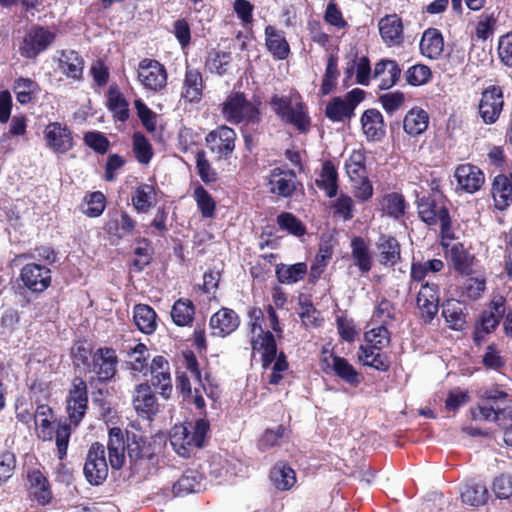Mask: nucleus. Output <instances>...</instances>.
<instances>
[{"label":"nucleus","mask_w":512,"mask_h":512,"mask_svg":"<svg viewBox=\"0 0 512 512\" xmlns=\"http://www.w3.org/2000/svg\"><path fill=\"white\" fill-rule=\"evenodd\" d=\"M249 326L251 332V346L254 352L261 354L263 367H268L274 362L272 369L276 372H284L288 368V363L283 352L277 356V346L273 334L270 331H264V314L260 308H253L249 312Z\"/></svg>","instance_id":"obj_1"},{"label":"nucleus","mask_w":512,"mask_h":512,"mask_svg":"<svg viewBox=\"0 0 512 512\" xmlns=\"http://www.w3.org/2000/svg\"><path fill=\"white\" fill-rule=\"evenodd\" d=\"M224 119L234 125L254 126L261 121L259 103L247 99L243 92H231L222 103Z\"/></svg>","instance_id":"obj_2"},{"label":"nucleus","mask_w":512,"mask_h":512,"mask_svg":"<svg viewBox=\"0 0 512 512\" xmlns=\"http://www.w3.org/2000/svg\"><path fill=\"white\" fill-rule=\"evenodd\" d=\"M208 431L209 423L205 419H198L193 426L188 423L175 425L170 443L178 455L188 457L194 448L203 446Z\"/></svg>","instance_id":"obj_3"},{"label":"nucleus","mask_w":512,"mask_h":512,"mask_svg":"<svg viewBox=\"0 0 512 512\" xmlns=\"http://www.w3.org/2000/svg\"><path fill=\"white\" fill-rule=\"evenodd\" d=\"M419 217L428 225L440 224L442 234L451 226L450 216L445 197L439 192H433L419 198L417 202Z\"/></svg>","instance_id":"obj_4"},{"label":"nucleus","mask_w":512,"mask_h":512,"mask_svg":"<svg viewBox=\"0 0 512 512\" xmlns=\"http://www.w3.org/2000/svg\"><path fill=\"white\" fill-rule=\"evenodd\" d=\"M270 104L274 112L283 121L294 125L301 132L308 130L310 119L303 104L297 103L292 105L288 97H279L277 95L271 98Z\"/></svg>","instance_id":"obj_5"},{"label":"nucleus","mask_w":512,"mask_h":512,"mask_svg":"<svg viewBox=\"0 0 512 512\" xmlns=\"http://www.w3.org/2000/svg\"><path fill=\"white\" fill-rule=\"evenodd\" d=\"M137 78L146 90L153 92H159L167 85L166 69L154 59L145 58L139 62Z\"/></svg>","instance_id":"obj_6"},{"label":"nucleus","mask_w":512,"mask_h":512,"mask_svg":"<svg viewBox=\"0 0 512 512\" xmlns=\"http://www.w3.org/2000/svg\"><path fill=\"white\" fill-rule=\"evenodd\" d=\"M56 34L48 27L35 25L25 34L20 53L26 58H35L55 40Z\"/></svg>","instance_id":"obj_7"},{"label":"nucleus","mask_w":512,"mask_h":512,"mask_svg":"<svg viewBox=\"0 0 512 512\" xmlns=\"http://www.w3.org/2000/svg\"><path fill=\"white\" fill-rule=\"evenodd\" d=\"M84 474L92 485H100L108 476V464L105 457L104 445L95 442L88 450L84 465Z\"/></svg>","instance_id":"obj_8"},{"label":"nucleus","mask_w":512,"mask_h":512,"mask_svg":"<svg viewBox=\"0 0 512 512\" xmlns=\"http://www.w3.org/2000/svg\"><path fill=\"white\" fill-rule=\"evenodd\" d=\"M66 403L69 421L77 426L84 418L88 405L87 385L83 379L73 380Z\"/></svg>","instance_id":"obj_9"},{"label":"nucleus","mask_w":512,"mask_h":512,"mask_svg":"<svg viewBox=\"0 0 512 512\" xmlns=\"http://www.w3.org/2000/svg\"><path fill=\"white\" fill-rule=\"evenodd\" d=\"M235 141V131L226 125L216 128L206 136L208 148L218 159L227 158L232 154Z\"/></svg>","instance_id":"obj_10"},{"label":"nucleus","mask_w":512,"mask_h":512,"mask_svg":"<svg viewBox=\"0 0 512 512\" xmlns=\"http://www.w3.org/2000/svg\"><path fill=\"white\" fill-rule=\"evenodd\" d=\"M132 405L138 416L145 419H151L159 412L158 399L148 383L135 386L132 393Z\"/></svg>","instance_id":"obj_11"},{"label":"nucleus","mask_w":512,"mask_h":512,"mask_svg":"<svg viewBox=\"0 0 512 512\" xmlns=\"http://www.w3.org/2000/svg\"><path fill=\"white\" fill-rule=\"evenodd\" d=\"M503 92L499 86H489L481 95L479 114L486 124H493L499 118L503 109Z\"/></svg>","instance_id":"obj_12"},{"label":"nucleus","mask_w":512,"mask_h":512,"mask_svg":"<svg viewBox=\"0 0 512 512\" xmlns=\"http://www.w3.org/2000/svg\"><path fill=\"white\" fill-rule=\"evenodd\" d=\"M47 148L55 153H66L73 147V137L69 128L59 122L49 123L43 131Z\"/></svg>","instance_id":"obj_13"},{"label":"nucleus","mask_w":512,"mask_h":512,"mask_svg":"<svg viewBox=\"0 0 512 512\" xmlns=\"http://www.w3.org/2000/svg\"><path fill=\"white\" fill-rule=\"evenodd\" d=\"M321 363L325 373L333 372L351 386H358L362 380L361 375L345 358L329 354L322 358Z\"/></svg>","instance_id":"obj_14"},{"label":"nucleus","mask_w":512,"mask_h":512,"mask_svg":"<svg viewBox=\"0 0 512 512\" xmlns=\"http://www.w3.org/2000/svg\"><path fill=\"white\" fill-rule=\"evenodd\" d=\"M421 318L425 322H431L439 310L438 285L431 282L423 284L416 299Z\"/></svg>","instance_id":"obj_15"},{"label":"nucleus","mask_w":512,"mask_h":512,"mask_svg":"<svg viewBox=\"0 0 512 512\" xmlns=\"http://www.w3.org/2000/svg\"><path fill=\"white\" fill-rule=\"evenodd\" d=\"M21 279L32 292H43L51 284V271L44 265L29 263L21 269Z\"/></svg>","instance_id":"obj_16"},{"label":"nucleus","mask_w":512,"mask_h":512,"mask_svg":"<svg viewBox=\"0 0 512 512\" xmlns=\"http://www.w3.org/2000/svg\"><path fill=\"white\" fill-rule=\"evenodd\" d=\"M504 303L505 301L502 297L495 298L492 300L489 308L483 311L474 333V340L476 342L480 341L483 337L482 334H488L498 326L500 319L505 313Z\"/></svg>","instance_id":"obj_17"},{"label":"nucleus","mask_w":512,"mask_h":512,"mask_svg":"<svg viewBox=\"0 0 512 512\" xmlns=\"http://www.w3.org/2000/svg\"><path fill=\"white\" fill-rule=\"evenodd\" d=\"M118 360L115 350L111 348H99L93 355L92 371L100 382H106L116 374Z\"/></svg>","instance_id":"obj_18"},{"label":"nucleus","mask_w":512,"mask_h":512,"mask_svg":"<svg viewBox=\"0 0 512 512\" xmlns=\"http://www.w3.org/2000/svg\"><path fill=\"white\" fill-rule=\"evenodd\" d=\"M270 192L281 197H290L297 189L294 171L274 168L269 175Z\"/></svg>","instance_id":"obj_19"},{"label":"nucleus","mask_w":512,"mask_h":512,"mask_svg":"<svg viewBox=\"0 0 512 512\" xmlns=\"http://www.w3.org/2000/svg\"><path fill=\"white\" fill-rule=\"evenodd\" d=\"M381 39L388 47L400 46L404 40L403 23L396 14L386 15L378 22Z\"/></svg>","instance_id":"obj_20"},{"label":"nucleus","mask_w":512,"mask_h":512,"mask_svg":"<svg viewBox=\"0 0 512 512\" xmlns=\"http://www.w3.org/2000/svg\"><path fill=\"white\" fill-rule=\"evenodd\" d=\"M152 385L160 390L164 398H169L172 392V382L168 361L163 356H156L150 365Z\"/></svg>","instance_id":"obj_21"},{"label":"nucleus","mask_w":512,"mask_h":512,"mask_svg":"<svg viewBox=\"0 0 512 512\" xmlns=\"http://www.w3.org/2000/svg\"><path fill=\"white\" fill-rule=\"evenodd\" d=\"M239 317L232 309L222 308L210 318V329L214 336L225 337L239 326Z\"/></svg>","instance_id":"obj_22"},{"label":"nucleus","mask_w":512,"mask_h":512,"mask_svg":"<svg viewBox=\"0 0 512 512\" xmlns=\"http://www.w3.org/2000/svg\"><path fill=\"white\" fill-rule=\"evenodd\" d=\"M203 78L201 72L196 68L187 67L185 71L181 98L188 103L197 104L203 95Z\"/></svg>","instance_id":"obj_23"},{"label":"nucleus","mask_w":512,"mask_h":512,"mask_svg":"<svg viewBox=\"0 0 512 512\" xmlns=\"http://www.w3.org/2000/svg\"><path fill=\"white\" fill-rule=\"evenodd\" d=\"M455 178L459 187L468 193L476 192L484 183L482 171L471 164L458 166L455 171Z\"/></svg>","instance_id":"obj_24"},{"label":"nucleus","mask_w":512,"mask_h":512,"mask_svg":"<svg viewBox=\"0 0 512 512\" xmlns=\"http://www.w3.org/2000/svg\"><path fill=\"white\" fill-rule=\"evenodd\" d=\"M109 463L113 469H120L125 462V450L127 444L124 440L123 431L118 427L109 430V438L107 443Z\"/></svg>","instance_id":"obj_25"},{"label":"nucleus","mask_w":512,"mask_h":512,"mask_svg":"<svg viewBox=\"0 0 512 512\" xmlns=\"http://www.w3.org/2000/svg\"><path fill=\"white\" fill-rule=\"evenodd\" d=\"M401 69L394 60L382 59L375 64L373 78L379 81V88L387 90L399 80Z\"/></svg>","instance_id":"obj_26"},{"label":"nucleus","mask_w":512,"mask_h":512,"mask_svg":"<svg viewBox=\"0 0 512 512\" xmlns=\"http://www.w3.org/2000/svg\"><path fill=\"white\" fill-rule=\"evenodd\" d=\"M58 67L68 79L80 81L84 70V60L74 50H63L60 53Z\"/></svg>","instance_id":"obj_27"},{"label":"nucleus","mask_w":512,"mask_h":512,"mask_svg":"<svg viewBox=\"0 0 512 512\" xmlns=\"http://www.w3.org/2000/svg\"><path fill=\"white\" fill-rule=\"evenodd\" d=\"M495 207L499 210L506 209L512 203V173L497 175L491 189Z\"/></svg>","instance_id":"obj_28"},{"label":"nucleus","mask_w":512,"mask_h":512,"mask_svg":"<svg viewBox=\"0 0 512 512\" xmlns=\"http://www.w3.org/2000/svg\"><path fill=\"white\" fill-rule=\"evenodd\" d=\"M265 44L268 51L278 60L286 59L290 54V46L284 32L274 26L265 28Z\"/></svg>","instance_id":"obj_29"},{"label":"nucleus","mask_w":512,"mask_h":512,"mask_svg":"<svg viewBox=\"0 0 512 512\" xmlns=\"http://www.w3.org/2000/svg\"><path fill=\"white\" fill-rule=\"evenodd\" d=\"M361 124L369 141L380 140L385 135L383 116L377 109L366 110L361 117Z\"/></svg>","instance_id":"obj_30"},{"label":"nucleus","mask_w":512,"mask_h":512,"mask_svg":"<svg viewBox=\"0 0 512 512\" xmlns=\"http://www.w3.org/2000/svg\"><path fill=\"white\" fill-rule=\"evenodd\" d=\"M358 360L364 366L372 367L379 371H387L389 369V361L382 349L374 348L371 344H363L358 350Z\"/></svg>","instance_id":"obj_31"},{"label":"nucleus","mask_w":512,"mask_h":512,"mask_svg":"<svg viewBox=\"0 0 512 512\" xmlns=\"http://www.w3.org/2000/svg\"><path fill=\"white\" fill-rule=\"evenodd\" d=\"M443 49L444 41L441 32L436 28L425 30L420 41L422 55L430 59H437L442 54Z\"/></svg>","instance_id":"obj_32"},{"label":"nucleus","mask_w":512,"mask_h":512,"mask_svg":"<svg viewBox=\"0 0 512 512\" xmlns=\"http://www.w3.org/2000/svg\"><path fill=\"white\" fill-rule=\"evenodd\" d=\"M351 258L353 265L357 266L361 273H368L372 268V256L368 244L361 237L351 240Z\"/></svg>","instance_id":"obj_33"},{"label":"nucleus","mask_w":512,"mask_h":512,"mask_svg":"<svg viewBox=\"0 0 512 512\" xmlns=\"http://www.w3.org/2000/svg\"><path fill=\"white\" fill-rule=\"evenodd\" d=\"M307 265L304 262L295 264H277L275 267V274L278 281L282 284H295L304 279L307 274Z\"/></svg>","instance_id":"obj_34"},{"label":"nucleus","mask_w":512,"mask_h":512,"mask_svg":"<svg viewBox=\"0 0 512 512\" xmlns=\"http://www.w3.org/2000/svg\"><path fill=\"white\" fill-rule=\"evenodd\" d=\"M380 263L385 266H394L400 260V244L392 236L382 235L377 243Z\"/></svg>","instance_id":"obj_35"},{"label":"nucleus","mask_w":512,"mask_h":512,"mask_svg":"<svg viewBox=\"0 0 512 512\" xmlns=\"http://www.w3.org/2000/svg\"><path fill=\"white\" fill-rule=\"evenodd\" d=\"M448 257L459 273L469 275L472 273L474 256L471 255L461 243L453 244L447 252Z\"/></svg>","instance_id":"obj_36"},{"label":"nucleus","mask_w":512,"mask_h":512,"mask_svg":"<svg viewBox=\"0 0 512 512\" xmlns=\"http://www.w3.org/2000/svg\"><path fill=\"white\" fill-rule=\"evenodd\" d=\"M442 315L453 330H463L466 325L464 306L461 302L450 299L442 305Z\"/></svg>","instance_id":"obj_37"},{"label":"nucleus","mask_w":512,"mask_h":512,"mask_svg":"<svg viewBox=\"0 0 512 512\" xmlns=\"http://www.w3.org/2000/svg\"><path fill=\"white\" fill-rule=\"evenodd\" d=\"M133 319L137 328L145 334H152L156 330L157 315L149 305H136L133 309Z\"/></svg>","instance_id":"obj_38"},{"label":"nucleus","mask_w":512,"mask_h":512,"mask_svg":"<svg viewBox=\"0 0 512 512\" xmlns=\"http://www.w3.org/2000/svg\"><path fill=\"white\" fill-rule=\"evenodd\" d=\"M270 480L277 490L286 491L296 483V474L290 466L280 462L271 469Z\"/></svg>","instance_id":"obj_39"},{"label":"nucleus","mask_w":512,"mask_h":512,"mask_svg":"<svg viewBox=\"0 0 512 512\" xmlns=\"http://www.w3.org/2000/svg\"><path fill=\"white\" fill-rule=\"evenodd\" d=\"M30 491L34 498L41 504L51 501L52 493L47 478L39 471L32 470L28 473Z\"/></svg>","instance_id":"obj_40"},{"label":"nucleus","mask_w":512,"mask_h":512,"mask_svg":"<svg viewBox=\"0 0 512 512\" xmlns=\"http://www.w3.org/2000/svg\"><path fill=\"white\" fill-rule=\"evenodd\" d=\"M202 477L196 470H187L181 478L174 483L172 491L174 496H185L189 493L199 492L202 489Z\"/></svg>","instance_id":"obj_41"},{"label":"nucleus","mask_w":512,"mask_h":512,"mask_svg":"<svg viewBox=\"0 0 512 512\" xmlns=\"http://www.w3.org/2000/svg\"><path fill=\"white\" fill-rule=\"evenodd\" d=\"M176 389L185 400H191L197 409L203 410L205 408V400L203 398V392L205 393V391L199 384L192 389L187 375L181 374L177 377Z\"/></svg>","instance_id":"obj_42"},{"label":"nucleus","mask_w":512,"mask_h":512,"mask_svg":"<svg viewBox=\"0 0 512 512\" xmlns=\"http://www.w3.org/2000/svg\"><path fill=\"white\" fill-rule=\"evenodd\" d=\"M428 123L427 112L420 108H413L405 115L403 128L409 135L416 136L427 129Z\"/></svg>","instance_id":"obj_43"},{"label":"nucleus","mask_w":512,"mask_h":512,"mask_svg":"<svg viewBox=\"0 0 512 512\" xmlns=\"http://www.w3.org/2000/svg\"><path fill=\"white\" fill-rule=\"evenodd\" d=\"M316 184L328 197L336 196L338 189L337 171L332 162L326 161L323 163L319 177L316 179Z\"/></svg>","instance_id":"obj_44"},{"label":"nucleus","mask_w":512,"mask_h":512,"mask_svg":"<svg viewBox=\"0 0 512 512\" xmlns=\"http://www.w3.org/2000/svg\"><path fill=\"white\" fill-rule=\"evenodd\" d=\"M195 308L188 299H179L172 306L171 317L177 326L190 325L194 319Z\"/></svg>","instance_id":"obj_45"},{"label":"nucleus","mask_w":512,"mask_h":512,"mask_svg":"<svg viewBox=\"0 0 512 512\" xmlns=\"http://www.w3.org/2000/svg\"><path fill=\"white\" fill-rule=\"evenodd\" d=\"M325 115L333 122H344L354 116V111L342 97H334L325 108Z\"/></svg>","instance_id":"obj_46"},{"label":"nucleus","mask_w":512,"mask_h":512,"mask_svg":"<svg viewBox=\"0 0 512 512\" xmlns=\"http://www.w3.org/2000/svg\"><path fill=\"white\" fill-rule=\"evenodd\" d=\"M507 407L508 406L502 407L500 405H493V403H488L482 399V402L477 407L471 409V416L475 421H494L499 425L503 416L502 412Z\"/></svg>","instance_id":"obj_47"},{"label":"nucleus","mask_w":512,"mask_h":512,"mask_svg":"<svg viewBox=\"0 0 512 512\" xmlns=\"http://www.w3.org/2000/svg\"><path fill=\"white\" fill-rule=\"evenodd\" d=\"M127 454L130 460L135 464L146 459L150 460L153 457L150 445L136 435H133L132 438L128 437L127 439Z\"/></svg>","instance_id":"obj_48"},{"label":"nucleus","mask_w":512,"mask_h":512,"mask_svg":"<svg viewBox=\"0 0 512 512\" xmlns=\"http://www.w3.org/2000/svg\"><path fill=\"white\" fill-rule=\"evenodd\" d=\"M380 204L389 217L398 219L405 213L406 202L403 195L399 193L391 192L384 195Z\"/></svg>","instance_id":"obj_49"},{"label":"nucleus","mask_w":512,"mask_h":512,"mask_svg":"<svg viewBox=\"0 0 512 512\" xmlns=\"http://www.w3.org/2000/svg\"><path fill=\"white\" fill-rule=\"evenodd\" d=\"M462 502L470 506H480L488 499V490L481 484H466L461 490Z\"/></svg>","instance_id":"obj_50"},{"label":"nucleus","mask_w":512,"mask_h":512,"mask_svg":"<svg viewBox=\"0 0 512 512\" xmlns=\"http://www.w3.org/2000/svg\"><path fill=\"white\" fill-rule=\"evenodd\" d=\"M155 190L152 185L140 184L132 196V203L138 212H147L153 204Z\"/></svg>","instance_id":"obj_51"},{"label":"nucleus","mask_w":512,"mask_h":512,"mask_svg":"<svg viewBox=\"0 0 512 512\" xmlns=\"http://www.w3.org/2000/svg\"><path fill=\"white\" fill-rule=\"evenodd\" d=\"M338 76V57L334 54H330L327 59V65L320 88L322 95L329 94L336 87Z\"/></svg>","instance_id":"obj_52"},{"label":"nucleus","mask_w":512,"mask_h":512,"mask_svg":"<svg viewBox=\"0 0 512 512\" xmlns=\"http://www.w3.org/2000/svg\"><path fill=\"white\" fill-rule=\"evenodd\" d=\"M51 415L52 409L47 405H39L34 414L35 423L40 427L39 437L44 441L53 437L52 423L49 419Z\"/></svg>","instance_id":"obj_53"},{"label":"nucleus","mask_w":512,"mask_h":512,"mask_svg":"<svg viewBox=\"0 0 512 512\" xmlns=\"http://www.w3.org/2000/svg\"><path fill=\"white\" fill-rule=\"evenodd\" d=\"M130 368L135 372H144L148 366L149 352L143 343H138L127 352Z\"/></svg>","instance_id":"obj_54"},{"label":"nucleus","mask_w":512,"mask_h":512,"mask_svg":"<svg viewBox=\"0 0 512 512\" xmlns=\"http://www.w3.org/2000/svg\"><path fill=\"white\" fill-rule=\"evenodd\" d=\"M365 157L362 152L354 151L346 160L345 168L351 182L366 176Z\"/></svg>","instance_id":"obj_55"},{"label":"nucleus","mask_w":512,"mask_h":512,"mask_svg":"<svg viewBox=\"0 0 512 512\" xmlns=\"http://www.w3.org/2000/svg\"><path fill=\"white\" fill-rule=\"evenodd\" d=\"M365 343L371 344L374 348L384 349L390 344V332L386 325H379L367 330L364 334Z\"/></svg>","instance_id":"obj_56"},{"label":"nucleus","mask_w":512,"mask_h":512,"mask_svg":"<svg viewBox=\"0 0 512 512\" xmlns=\"http://www.w3.org/2000/svg\"><path fill=\"white\" fill-rule=\"evenodd\" d=\"M277 223L280 229L285 230L295 236H302L305 233V227L301 221L291 213L283 212L278 215Z\"/></svg>","instance_id":"obj_57"},{"label":"nucleus","mask_w":512,"mask_h":512,"mask_svg":"<svg viewBox=\"0 0 512 512\" xmlns=\"http://www.w3.org/2000/svg\"><path fill=\"white\" fill-rule=\"evenodd\" d=\"M194 197L202 216L205 218L212 217L215 211V202L210 194L202 186H198L194 190Z\"/></svg>","instance_id":"obj_58"},{"label":"nucleus","mask_w":512,"mask_h":512,"mask_svg":"<svg viewBox=\"0 0 512 512\" xmlns=\"http://www.w3.org/2000/svg\"><path fill=\"white\" fill-rule=\"evenodd\" d=\"M87 208L83 210L84 214L89 217L100 216L105 209V196L102 192H92L85 197Z\"/></svg>","instance_id":"obj_59"},{"label":"nucleus","mask_w":512,"mask_h":512,"mask_svg":"<svg viewBox=\"0 0 512 512\" xmlns=\"http://www.w3.org/2000/svg\"><path fill=\"white\" fill-rule=\"evenodd\" d=\"M133 150L136 159L143 164H147L152 157V148L148 140L140 133L133 136Z\"/></svg>","instance_id":"obj_60"},{"label":"nucleus","mask_w":512,"mask_h":512,"mask_svg":"<svg viewBox=\"0 0 512 512\" xmlns=\"http://www.w3.org/2000/svg\"><path fill=\"white\" fill-rule=\"evenodd\" d=\"M406 81L412 86H420L426 84L430 77V68L426 65H414L405 73Z\"/></svg>","instance_id":"obj_61"},{"label":"nucleus","mask_w":512,"mask_h":512,"mask_svg":"<svg viewBox=\"0 0 512 512\" xmlns=\"http://www.w3.org/2000/svg\"><path fill=\"white\" fill-rule=\"evenodd\" d=\"M136 228V221L130 217L126 212H122L120 220H114L108 222L106 229L108 232L113 230H120L122 234H118V238H122L124 235H132Z\"/></svg>","instance_id":"obj_62"},{"label":"nucleus","mask_w":512,"mask_h":512,"mask_svg":"<svg viewBox=\"0 0 512 512\" xmlns=\"http://www.w3.org/2000/svg\"><path fill=\"white\" fill-rule=\"evenodd\" d=\"M37 89V84L29 78H19L15 81L14 91L21 104L31 101V94Z\"/></svg>","instance_id":"obj_63"},{"label":"nucleus","mask_w":512,"mask_h":512,"mask_svg":"<svg viewBox=\"0 0 512 512\" xmlns=\"http://www.w3.org/2000/svg\"><path fill=\"white\" fill-rule=\"evenodd\" d=\"M332 251L329 247H321L310 268V276L313 280L318 279L324 272L329 260L331 259Z\"/></svg>","instance_id":"obj_64"}]
</instances>
